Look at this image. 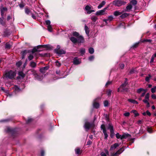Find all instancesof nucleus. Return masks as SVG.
<instances>
[{
  "instance_id": "f257e3e1",
  "label": "nucleus",
  "mask_w": 156,
  "mask_h": 156,
  "mask_svg": "<svg viewBox=\"0 0 156 156\" xmlns=\"http://www.w3.org/2000/svg\"><path fill=\"white\" fill-rule=\"evenodd\" d=\"M6 77L10 79L14 78L16 75V73L14 71L9 70L7 71L5 74Z\"/></svg>"
},
{
  "instance_id": "f03ea898",
  "label": "nucleus",
  "mask_w": 156,
  "mask_h": 156,
  "mask_svg": "<svg viewBox=\"0 0 156 156\" xmlns=\"http://www.w3.org/2000/svg\"><path fill=\"white\" fill-rule=\"evenodd\" d=\"M50 48V46L48 45H39L37 46L36 48H33L31 51L32 54H34L36 52L39 51L38 49L41 48H44L47 49H49Z\"/></svg>"
},
{
  "instance_id": "7ed1b4c3",
  "label": "nucleus",
  "mask_w": 156,
  "mask_h": 156,
  "mask_svg": "<svg viewBox=\"0 0 156 156\" xmlns=\"http://www.w3.org/2000/svg\"><path fill=\"white\" fill-rule=\"evenodd\" d=\"M126 2L122 1V0H115L113 2L112 4L115 6L120 7L122 5H125Z\"/></svg>"
},
{
  "instance_id": "20e7f679",
  "label": "nucleus",
  "mask_w": 156,
  "mask_h": 156,
  "mask_svg": "<svg viewBox=\"0 0 156 156\" xmlns=\"http://www.w3.org/2000/svg\"><path fill=\"white\" fill-rule=\"evenodd\" d=\"M94 126V123H90L86 121L85 122L84 127L86 130L87 131L91 127H93Z\"/></svg>"
},
{
  "instance_id": "39448f33",
  "label": "nucleus",
  "mask_w": 156,
  "mask_h": 156,
  "mask_svg": "<svg viewBox=\"0 0 156 156\" xmlns=\"http://www.w3.org/2000/svg\"><path fill=\"white\" fill-rule=\"evenodd\" d=\"M92 6L87 5L85 7L84 10L86 11L87 14H90L95 12L94 10L92 9Z\"/></svg>"
},
{
  "instance_id": "423d86ee",
  "label": "nucleus",
  "mask_w": 156,
  "mask_h": 156,
  "mask_svg": "<svg viewBox=\"0 0 156 156\" xmlns=\"http://www.w3.org/2000/svg\"><path fill=\"white\" fill-rule=\"evenodd\" d=\"M108 6L104 8L103 9L97 11L95 13L96 15L99 16L104 15L105 14V10L108 8Z\"/></svg>"
},
{
  "instance_id": "0eeeda50",
  "label": "nucleus",
  "mask_w": 156,
  "mask_h": 156,
  "mask_svg": "<svg viewBox=\"0 0 156 156\" xmlns=\"http://www.w3.org/2000/svg\"><path fill=\"white\" fill-rule=\"evenodd\" d=\"M77 39V42L79 43H83L84 42V39L83 37L82 36H80L78 37Z\"/></svg>"
},
{
  "instance_id": "6e6552de",
  "label": "nucleus",
  "mask_w": 156,
  "mask_h": 156,
  "mask_svg": "<svg viewBox=\"0 0 156 156\" xmlns=\"http://www.w3.org/2000/svg\"><path fill=\"white\" fill-rule=\"evenodd\" d=\"M49 68L48 66H46L41 68L40 69V71L42 73H44Z\"/></svg>"
},
{
  "instance_id": "1a4fd4ad",
  "label": "nucleus",
  "mask_w": 156,
  "mask_h": 156,
  "mask_svg": "<svg viewBox=\"0 0 156 156\" xmlns=\"http://www.w3.org/2000/svg\"><path fill=\"white\" fill-rule=\"evenodd\" d=\"M81 59L77 57H75L73 59V62L74 64L78 65L81 63Z\"/></svg>"
},
{
  "instance_id": "9d476101",
  "label": "nucleus",
  "mask_w": 156,
  "mask_h": 156,
  "mask_svg": "<svg viewBox=\"0 0 156 156\" xmlns=\"http://www.w3.org/2000/svg\"><path fill=\"white\" fill-rule=\"evenodd\" d=\"M34 76L35 79L37 80H41L43 78V75L40 76L36 73L34 74Z\"/></svg>"
},
{
  "instance_id": "9b49d317",
  "label": "nucleus",
  "mask_w": 156,
  "mask_h": 156,
  "mask_svg": "<svg viewBox=\"0 0 156 156\" xmlns=\"http://www.w3.org/2000/svg\"><path fill=\"white\" fill-rule=\"evenodd\" d=\"M29 52V51L26 50H24V51H22L21 52L22 58V59L24 58H25L26 54Z\"/></svg>"
},
{
  "instance_id": "f8f14e48",
  "label": "nucleus",
  "mask_w": 156,
  "mask_h": 156,
  "mask_svg": "<svg viewBox=\"0 0 156 156\" xmlns=\"http://www.w3.org/2000/svg\"><path fill=\"white\" fill-rule=\"evenodd\" d=\"M84 30L85 31V33L88 36H89V34L90 33L89 28L88 27L86 24L84 26Z\"/></svg>"
},
{
  "instance_id": "ddd939ff",
  "label": "nucleus",
  "mask_w": 156,
  "mask_h": 156,
  "mask_svg": "<svg viewBox=\"0 0 156 156\" xmlns=\"http://www.w3.org/2000/svg\"><path fill=\"white\" fill-rule=\"evenodd\" d=\"M119 144L118 143H115L113 145L111 146L110 151H112L115 149L117 147H119Z\"/></svg>"
},
{
  "instance_id": "4468645a",
  "label": "nucleus",
  "mask_w": 156,
  "mask_h": 156,
  "mask_svg": "<svg viewBox=\"0 0 156 156\" xmlns=\"http://www.w3.org/2000/svg\"><path fill=\"white\" fill-rule=\"evenodd\" d=\"M7 10V9L6 7H1L0 8L1 14L2 16L4 14V11H6Z\"/></svg>"
},
{
  "instance_id": "2eb2a0df",
  "label": "nucleus",
  "mask_w": 156,
  "mask_h": 156,
  "mask_svg": "<svg viewBox=\"0 0 156 156\" xmlns=\"http://www.w3.org/2000/svg\"><path fill=\"white\" fill-rule=\"evenodd\" d=\"M126 81L123 84H122L120 86V87L118 89L117 91L118 92H119V89L120 88H121V87H125L127 85V79H126Z\"/></svg>"
},
{
  "instance_id": "dca6fc26",
  "label": "nucleus",
  "mask_w": 156,
  "mask_h": 156,
  "mask_svg": "<svg viewBox=\"0 0 156 156\" xmlns=\"http://www.w3.org/2000/svg\"><path fill=\"white\" fill-rule=\"evenodd\" d=\"M113 16H108V19H104L103 20V21L107 23L108 21H111L113 20Z\"/></svg>"
},
{
  "instance_id": "f3484780",
  "label": "nucleus",
  "mask_w": 156,
  "mask_h": 156,
  "mask_svg": "<svg viewBox=\"0 0 156 156\" xmlns=\"http://www.w3.org/2000/svg\"><path fill=\"white\" fill-rule=\"evenodd\" d=\"M55 53L58 55H61L65 54L66 51L63 49H60Z\"/></svg>"
},
{
  "instance_id": "a211bd4d",
  "label": "nucleus",
  "mask_w": 156,
  "mask_h": 156,
  "mask_svg": "<svg viewBox=\"0 0 156 156\" xmlns=\"http://www.w3.org/2000/svg\"><path fill=\"white\" fill-rule=\"evenodd\" d=\"M108 129L110 130V133H113L114 131L113 127L111 124H109Z\"/></svg>"
},
{
  "instance_id": "6ab92c4d",
  "label": "nucleus",
  "mask_w": 156,
  "mask_h": 156,
  "mask_svg": "<svg viewBox=\"0 0 156 156\" xmlns=\"http://www.w3.org/2000/svg\"><path fill=\"white\" fill-rule=\"evenodd\" d=\"M14 91L15 93H17L21 90L20 89L16 86H15L13 87Z\"/></svg>"
},
{
  "instance_id": "aec40b11",
  "label": "nucleus",
  "mask_w": 156,
  "mask_h": 156,
  "mask_svg": "<svg viewBox=\"0 0 156 156\" xmlns=\"http://www.w3.org/2000/svg\"><path fill=\"white\" fill-rule=\"evenodd\" d=\"M128 101L129 102H131V103L134 104H138V102L134 100L131 99H128Z\"/></svg>"
},
{
  "instance_id": "412c9836",
  "label": "nucleus",
  "mask_w": 156,
  "mask_h": 156,
  "mask_svg": "<svg viewBox=\"0 0 156 156\" xmlns=\"http://www.w3.org/2000/svg\"><path fill=\"white\" fill-rule=\"evenodd\" d=\"M70 40L74 44L77 43V39L74 37H71L70 38Z\"/></svg>"
},
{
  "instance_id": "4be33fe9",
  "label": "nucleus",
  "mask_w": 156,
  "mask_h": 156,
  "mask_svg": "<svg viewBox=\"0 0 156 156\" xmlns=\"http://www.w3.org/2000/svg\"><path fill=\"white\" fill-rule=\"evenodd\" d=\"M130 137H131V135L129 134L124 133L122 135V139H126Z\"/></svg>"
},
{
  "instance_id": "5701e85b",
  "label": "nucleus",
  "mask_w": 156,
  "mask_h": 156,
  "mask_svg": "<svg viewBox=\"0 0 156 156\" xmlns=\"http://www.w3.org/2000/svg\"><path fill=\"white\" fill-rule=\"evenodd\" d=\"M105 2L103 1L98 6V9H100L105 4Z\"/></svg>"
},
{
  "instance_id": "b1692460",
  "label": "nucleus",
  "mask_w": 156,
  "mask_h": 156,
  "mask_svg": "<svg viewBox=\"0 0 156 156\" xmlns=\"http://www.w3.org/2000/svg\"><path fill=\"white\" fill-rule=\"evenodd\" d=\"M123 151H122L121 152H119L118 151L116 152L115 153H112L111 154V156H118L119 154H120L121 153H122V152Z\"/></svg>"
},
{
  "instance_id": "393cba45",
  "label": "nucleus",
  "mask_w": 156,
  "mask_h": 156,
  "mask_svg": "<svg viewBox=\"0 0 156 156\" xmlns=\"http://www.w3.org/2000/svg\"><path fill=\"white\" fill-rule=\"evenodd\" d=\"M93 106L94 108H98L99 107V105L98 103L94 102L93 104Z\"/></svg>"
},
{
  "instance_id": "a878e982",
  "label": "nucleus",
  "mask_w": 156,
  "mask_h": 156,
  "mask_svg": "<svg viewBox=\"0 0 156 156\" xmlns=\"http://www.w3.org/2000/svg\"><path fill=\"white\" fill-rule=\"evenodd\" d=\"M25 12L28 15H30L32 13H31V11L28 8L25 9Z\"/></svg>"
},
{
  "instance_id": "bb28decb",
  "label": "nucleus",
  "mask_w": 156,
  "mask_h": 156,
  "mask_svg": "<svg viewBox=\"0 0 156 156\" xmlns=\"http://www.w3.org/2000/svg\"><path fill=\"white\" fill-rule=\"evenodd\" d=\"M122 12H119L118 11H116L114 12V15L115 16H117L120 15Z\"/></svg>"
},
{
  "instance_id": "cd10ccee",
  "label": "nucleus",
  "mask_w": 156,
  "mask_h": 156,
  "mask_svg": "<svg viewBox=\"0 0 156 156\" xmlns=\"http://www.w3.org/2000/svg\"><path fill=\"white\" fill-rule=\"evenodd\" d=\"M115 136L117 139H120L121 140L122 139V135H120L119 133H117L116 134Z\"/></svg>"
},
{
  "instance_id": "c85d7f7f",
  "label": "nucleus",
  "mask_w": 156,
  "mask_h": 156,
  "mask_svg": "<svg viewBox=\"0 0 156 156\" xmlns=\"http://www.w3.org/2000/svg\"><path fill=\"white\" fill-rule=\"evenodd\" d=\"M129 15V14L127 13H124L122 14L120 17L122 18H125L126 17H127Z\"/></svg>"
},
{
  "instance_id": "c756f323",
  "label": "nucleus",
  "mask_w": 156,
  "mask_h": 156,
  "mask_svg": "<svg viewBox=\"0 0 156 156\" xmlns=\"http://www.w3.org/2000/svg\"><path fill=\"white\" fill-rule=\"evenodd\" d=\"M127 89L125 88V87H122L121 88L119 89V92H124V91H127Z\"/></svg>"
},
{
  "instance_id": "7c9ffc66",
  "label": "nucleus",
  "mask_w": 156,
  "mask_h": 156,
  "mask_svg": "<svg viewBox=\"0 0 156 156\" xmlns=\"http://www.w3.org/2000/svg\"><path fill=\"white\" fill-rule=\"evenodd\" d=\"M11 45L9 43H6L5 44V48L7 49H10L11 47Z\"/></svg>"
},
{
  "instance_id": "2f4dec72",
  "label": "nucleus",
  "mask_w": 156,
  "mask_h": 156,
  "mask_svg": "<svg viewBox=\"0 0 156 156\" xmlns=\"http://www.w3.org/2000/svg\"><path fill=\"white\" fill-rule=\"evenodd\" d=\"M146 90V89H144L142 88H140L138 89L137 90V92L138 94H140L142 92H144V91H145Z\"/></svg>"
},
{
  "instance_id": "473e14b6",
  "label": "nucleus",
  "mask_w": 156,
  "mask_h": 156,
  "mask_svg": "<svg viewBox=\"0 0 156 156\" xmlns=\"http://www.w3.org/2000/svg\"><path fill=\"white\" fill-rule=\"evenodd\" d=\"M19 75L20 78H23L25 76V74L22 72L19 73Z\"/></svg>"
},
{
  "instance_id": "72a5a7b5",
  "label": "nucleus",
  "mask_w": 156,
  "mask_h": 156,
  "mask_svg": "<svg viewBox=\"0 0 156 156\" xmlns=\"http://www.w3.org/2000/svg\"><path fill=\"white\" fill-rule=\"evenodd\" d=\"M151 77V76L150 74H149L148 76L146 77L145 80V81L148 82H149L150 79Z\"/></svg>"
},
{
  "instance_id": "f704fd0d",
  "label": "nucleus",
  "mask_w": 156,
  "mask_h": 156,
  "mask_svg": "<svg viewBox=\"0 0 156 156\" xmlns=\"http://www.w3.org/2000/svg\"><path fill=\"white\" fill-rule=\"evenodd\" d=\"M91 19L94 22H95L98 19V18L95 16H93L91 17Z\"/></svg>"
},
{
  "instance_id": "c9c22d12",
  "label": "nucleus",
  "mask_w": 156,
  "mask_h": 156,
  "mask_svg": "<svg viewBox=\"0 0 156 156\" xmlns=\"http://www.w3.org/2000/svg\"><path fill=\"white\" fill-rule=\"evenodd\" d=\"M132 8L131 5L129 4L126 7V9L127 11H129Z\"/></svg>"
},
{
  "instance_id": "e433bc0d",
  "label": "nucleus",
  "mask_w": 156,
  "mask_h": 156,
  "mask_svg": "<svg viewBox=\"0 0 156 156\" xmlns=\"http://www.w3.org/2000/svg\"><path fill=\"white\" fill-rule=\"evenodd\" d=\"M85 52V48H82L80 49V53L82 55H83L84 54Z\"/></svg>"
},
{
  "instance_id": "4c0bfd02",
  "label": "nucleus",
  "mask_w": 156,
  "mask_h": 156,
  "mask_svg": "<svg viewBox=\"0 0 156 156\" xmlns=\"http://www.w3.org/2000/svg\"><path fill=\"white\" fill-rule=\"evenodd\" d=\"M30 66L34 68L36 66V64L34 62H32L30 63Z\"/></svg>"
},
{
  "instance_id": "58836bf2",
  "label": "nucleus",
  "mask_w": 156,
  "mask_h": 156,
  "mask_svg": "<svg viewBox=\"0 0 156 156\" xmlns=\"http://www.w3.org/2000/svg\"><path fill=\"white\" fill-rule=\"evenodd\" d=\"M73 35L76 37H78L79 36V34L76 32H73L72 33Z\"/></svg>"
},
{
  "instance_id": "ea45409f",
  "label": "nucleus",
  "mask_w": 156,
  "mask_h": 156,
  "mask_svg": "<svg viewBox=\"0 0 156 156\" xmlns=\"http://www.w3.org/2000/svg\"><path fill=\"white\" fill-rule=\"evenodd\" d=\"M131 113H133L135 115V117L139 115V113L135 110L132 111H131Z\"/></svg>"
},
{
  "instance_id": "a19ab883",
  "label": "nucleus",
  "mask_w": 156,
  "mask_h": 156,
  "mask_svg": "<svg viewBox=\"0 0 156 156\" xmlns=\"http://www.w3.org/2000/svg\"><path fill=\"white\" fill-rule=\"evenodd\" d=\"M88 50L89 52L91 54H93L94 52V49L93 48H89Z\"/></svg>"
},
{
  "instance_id": "79ce46f5",
  "label": "nucleus",
  "mask_w": 156,
  "mask_h": 156,
  "mask_svg": "<svg viewBox=\"0 0 156 156\" xmlns=\"http://www.w3.org/2000/svg\"><path fill=\"white\" fill-rule=\"evenodd\" d=\"M12 131V130L11 129V128L8 127H7L5 129V132L7 133L10 132Z\"/></svg>"
},
{
  "instance_id": "37998d69",
  "label": "nucleus",
  "mask_w": 156,
  "mask_h": 156,
  "mask_svg": "<svg viewBox=\"0 0 156 156\" xmlns=\"http://www.w3.org/2000/svg\"><path fill=\"white\" fill-rule=\"evenodd\" d=\"M34 55L32 53L30 54L28 57V59L29 60H32L34 58Z\"/></svg>"
},
{
  "instance_id": "c03bdc74",
  "label": "nucleus",
  "mask_w": 156,
  "mask_h": 156,
  "mask_svg": "<svg viewBox=\"0 0 156 156\" xmlns=\"http://www.w3.org/2000/svg\"><path fill=\"white\" fill-rule=\"evenodd\" d=\"M75 152L76 154H78L80 152V150L79 148H77L75 149Z\"/></svg>"
},
{
  "instance_id": "a18cd8bd",
  "label": "nucleus",
  "mask_w": 156,
  "mask_h": 156,
  "mask_svg": "<svg viewBox=\"0 0 156 156\" xmlns=\"http://www.w3.org/2000/svg\"><path fill=\"white\" fill-rule=\"evenodd\" d=\"M151 91L152 93H154L156 91V86H154L151 88Z\"/></svg>"
},
{
  "instance_id": "49530a36",
  "label": "nucleus",
  "mask_w": 156,
  "mask_h": 156,
  "mask_svg": "<svg viewBox=\"0 0 156 156\" xmlns=\"http://www.w3.org/2000/svg\"><path fill=\"white\" fill-rule=\"evenodd\" d=\"M150 94L149 93H147L146 94L145 96V99H146L149 100Z\"/></svg>"
},
{
  "instance_id": "de8ad7c7",
  "label": "nucleus",
  "mask_w": 156,
  "mask_h": 156,
  "mask_svg": "<svg viewBox=\"0 0 156 156\" xmlns=\"http://www.w3.org/2000/svg\"><path fill=\"white\" fill-rule=\"evenodd\" d=\"M22 63V62L21 61H19L16 63V65L17 67H19L21 65Z\"/></svg>"
},
{
  "instance_id": "09e8293b",
  "label": "nucleus",
  "mask_w": 156,
  "mask_h": 156,
  "mask_svg": "<svg viewBox=\"0 0 156 156\" xmlns=\"http://www.w3.org/2000/svg\"><path fill=\"white\" fill-rule=\"evenodd\" d=\"M131 2L133 5H136L137 4V2L136 0H132Z\"/></svg>"
},
{
  "instance_id": "8fccbe9b",
  "label": "nucleus",
  "mask_w": 156,
  "mask_h": 156,
  "mask_svg": "<svg viewBox=\"0 0 156 156\" xmlns=\"http://www.w3.org/2000/svg\"><path fill=\"white\" fill-rule=\"evenodd\" d=\"M154 56H152V57H151V59L150 62V63L151 65H153L152 63H153V62H154Z\"/></svg>"
},
{
  "instance_id": "3c124183",
  "label": "nucleus",
  "mask_w": 156,
  "mask_h": 156,
  "mask_svg": "<svg viewBox=\"0 0 156 156\" xmlns=\"http://www.w3.org/2000/svg\"><path fill=\"white\" fill-rule=\"evenodd\" d=\"M94 58V56L92 55L89 57L88 59L90 61H93Z\"/></svg>"
},
{
  "instance_id": "603ef678",
  "label": "nucleus",
  "mask_w": 156,
  "mask_h": 156,
  "mask_svg": "<svg viewBox=\"0 0 156 156\" xmlns=\"http://www.w3.org/2000/svg\"><path fill=\"white\" fill-rule=\"evenodd\" d=\"M48 30L50 32L52 31V27L51 25H48L47 26Z\"/></svg>"
},
{
  "instance_id": "864d4df0",
  "label": "nucleus",
  "mask_w": 156,
  "mask_h": 156,
  "mask_svg": "<svg viewBox=\"0 0 156 156\" xmlns=\"http://www.w3.org/2000/svg\"><path fill=\"white\" fill-rule=\"evenodd\" d=\"M60 46L59 45H58L57 46V48L55 49V52L60 50Z\"/></svg>"
},
{
  "instance_id": "5fc2aeb1",
  "label": "nucleus",
  "mask_w": 156,
  "mask_h": 156,
  "mask_svg": "<svg viewBox=\"0 0 156 156\" xmlns=\"http://www.w3.org/2000/svg\"><path fill=\"white\" fill-rule=\"evenodd\" d=\"M152 41V40L151 39H144L143 40L142 42H148L150 43Z\"/></svg>"
},
{
  "instance_id": "6e6d98bb",
  "label": "nucleus",
  "mask_w": 156,
  "mask_h": 156,
  "mask_svg": "<svg viewBox=\"0 0 156 156\" xmlns=\"http://www.w3.org/2000/svg\"><path fill=\"white\" fill-rule=\"evenodd\" d=\"M108 101L106 100L104 102V105L105 107H107L108 105Z\"/></svg>"
},
{
  "instance_id": "4d7b16f0",
  "label": "nucleus",
  "mask_w": 156,
  "mask_h": 156,
  "mask_svg": "<svg viewBox=\"0 0 156 156\" xmlns=\"http://www.w3.org/2000/svg\"><path fill=\"white\" fill-rule=\"evenodd\" d=\"M56 65L58 67H59L61 66V64L58 61H57L55 62Z\"/></svg>"
},
{
  "instance_id": "13d9d810",
  "label": "nucleus",
  "mask_w": 156,
  "mask_h": 156,
  "mask_svg": "<svg viewBox=\"0 0 156 156\" xmlns=\"http://www.w3.org/2000/svg\"><path fill=\"white\" fill-rule=\"evenodd\" d=\"M45 23L48 26L50 25L51 24V22L49 20H47L45 21Z\"/></svg>"
},
{
  "instance_id": "bf43d9fd",
  "label": "nucleus",
  "mask_w": 156,
  "mask_h": 156,
  "mask_svg": "<svg viewBox=\"0 0 156 156\" xmlns=\"http://www.w3.org/2000/svg\"><path fill=\"white\" fill-rule=\"evenodd\" d=\"M130 115V113L129 112H126L123 114V115L126 117H128Z\"/></svg>"
},
{
  "instance_id": "052dcab7",
  "label": "nucleus",
  "mask_w": 156,
  "mask_h": 156,
  "mask_svg": "<svg viewBox=\"0 0 156 156\" xmlns=\"http://www.w3.org/2000/svg\"><path fill=\"white\" fill-rule=\"evenodd\" d=\"M147 91V90L146 89V90H145V91H144V92L143 93H142V94L140 95L141 97H143L144 96V95H145L146 93V92Z\"/></svg>"
},
{
  "instance_id": "680f3d73",
  "label": "nucleus",
  "mask_w": 156,
  "mask_h": 156,
  "mask_svg": "<svg viewBox=\"0 0 156 156\" xmlns=\"http://www.w3.org/2000/svg\"><path fill=\"white\" fill-rule=\"evenodd\" d=\"M119 66H120V68L121 69H122L124 68V65L123 63L120 64L119 65Z\"/></svg>"
},
{
  "instance_id": "e2e57ef3",
  "label": "nucleus",
  "mask_w": 156,
  "mask_h": 156,
  "mask_svg": "<svg viewBox=\"0 0 156 156\" xmlns=\"http://www.w3.org/2000/svg\"><path fill=\"white\" fill-rule=\"evenodd\" d=\"M111 92L112 91L111 90H108V91H107V94L108 95V96H110L111 94Z\"/></svg>"
},
{
  "instance_id": "0e129e2a",
  "label": "nucleus",
  "mask_w": 156,
  "mask_h": 156,
  "mask_svg": "<svg viewBox=\"0 0 156 156\" xmlns=\"http://www.w3.org/2000/svg\"><path fill=\"white\" fill-rule=\"evenodd\" d=\"M148 100H149L146 99H144L143 100V102L144 103L147 104V103L149 102L148 101Z\"/></svg>"
},
{
  "instance_id": "69168bd1",
  "label": "nucleus",
  "mask_w": 156,
  "mask_h": 156,
  "mask_svg": "<svg viewBox=\"0 0 156 156\" xmlns=\"http://www.w3.org/2000/svg\"><path fill=\"white\" fill-rule=\"evenodd\" d=\"M112 83V81H108L105 84V86H107L108 85Z\"/></svg>"
},
{
  "instance_id": "338daca9",
  "label": "nucleus",
  "mask_w": 156,
  "mask_h": 156,
  "mask_svg": "<svg viewBox=\"0 0 156 156\" xmlns=\"http://www.w3.org/2000/svg\"><path fill=\"white\" fill-rule=\"evenodd\" d=\"M30 15H31L32 17L34 19H36V16L34 14L32 13Z\"/></svg>"
},
{
  "instance_id": "774afa93",
  "label": "nucleus",
  "mask_w": 156,
  "mask_h": 156,
  "mask_svg": "<svg viewBox=\"0 0 156 156\" xmlns=\"http://www.w3.org/2000/svg\"><path fill=\"white\" fill-rule=\"evenodd\" d=\"M151 98L153 99H156V95L155 94H152L151 95Z\"/></svg>"
}]
</instances>
